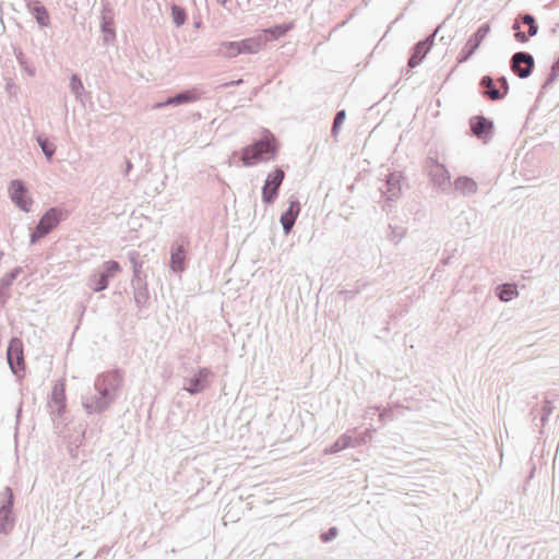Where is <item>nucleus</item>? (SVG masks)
Instances as JSON below:
<instances>
[{
    "label": "nucleus",
    "instance_id": "f257e3e1",
    "mask_svg": "<svg viewBox=\"0 0 559 559\" xmlns=\"http://www.w3.org/2000/svg\"><path fill=\"white\" fill-rule=\"evenodd\" d=\"M277 148L275 138L267 133L263 139L248 145L243 152L241 160L246 166H252L258 162L266 160L275 156Z\"/></svg>",
    "mask_w": 559,
    "mask_h": 559
},
{
    "label": "nucleus",
    "instance_id": "f03ea898",
    "mask_svg": "<svg viewBox=\"0 0 559 559\" xmlns=\"http://www.w3.org/2000/svg\"><path fill=\"white\" fill-rule=\"evenodd\" d=\"M426 169L433 187L441 192L450 190L452 186L451 175L443 164H440L436 158L429 157L426 160Z\"/></svg>",
    "mask_w": 559,
    "mask_h": 559
},
{
    "label": "nucleus",
    "instance_id": "7ed1b4c3",
    "mask_svg": "<svg viewBox=\"0 0 559 559\" xmlns=\"http://www.w3.org/2000/svg\"><path fill=\"white\" fill-rule=\"evenodd\" d=\"M514 38L519 43H526L538 32V25L535 17L530 13L520 14L513 25Z\"/></svg>",
    "mask_w": 559,
    "mask_h": 559
},
{
    "label": "nucleus",
    "instance_id": "20e7f679",
    "mask_svg": "<svg viewBox=\"0 0 559 559\" xmlns=\"http://www.w3.org/2000/svg\"><path fill=\"white\" fill-rule=\"evenodd\" d=\"M490 32L489 23H484L477 31L467 39L465 46L462 48L457 56V62H466L478 49L484 38Z\"/></svg>",
    "mask_w": 559,
    "mask_h": 559
},
{
    "label": "nucleus",
    "instance_id": "39448f33",
    "mask_svg": "<svg viewBox=\"0 0 559 559\" xmlns=\"http://www.w3.org/2000/svg\"><path fill=\"white\" fill-rule=\"evenodd\" d=\"M534 67V57L530 52L518 51L511 57L510 68L520 79L528 78L533 73Z\"/></svg>",
    "mask_w": 559,
    "mask_h": 559
},
{
    "label": "nucleus",
    "instance_id": "423d86ee",
    "mask_svg": "<svg viewBox=\"0 0 559 559\" xmlns=\"http://www.w3.org/2000/svg\"><path fill=\"white\" fill-rule=\"evenodd\" d=\"M61 211L57 209H50L39 221L35 231L32 235V242L47 235L52 228H55L61 218Z\"/></svg>",
    "mask_w": 559,
    "mask_h": 559
},
{
    "label": "nucleus",
    "instance_id": "0eeeda50",
    "mask_svg": "<svg viewBox=\"0 0 559 559\" xmlns=\"http://www.w3.org/2000/svg\"><path fill=\"white\" fill-rule=\"evenodd\" d=\"M403 179L401 171H392L385 176L384 185L380 188V191L386 197L388 201H394L401 197Z\"/></svg>",
    "mask_w": 559,
    "mask_h": 559
},
{
    "label": "nucleus",
    "instance_id": "6e6552de",
    "mask_svg": "<svg viewBox=\"0 0 559 559\" xmlns=\"http://www.w3.org/2000/svg\"><path fill=\"white\" fill-rule=\"evenodd\" d=\"M469 127L473 134L484 143L492 138L493 122L484 116L473 117L469 120Z\"/></svg>",
    "mask_w": 559,
    "mask_h": 559
},
{
    "label": "nucleus",
    "instance_id": "1a4fd4ad",
    "mask_svg": "<svg viewBox=\"0 0 559 559\" xmlns=\"http://www.w3.org/2000/svg\"><path fill=\"white\" fill-rule=\"evenodd\" d=\"M283 179L284 171L282 169H275L269 175L262 190V199L265 203H272L274 201Z\"/></svg>",
    "mask_w": 559,
    "mask_h": 559
},
{
    "label": "nucleus",
    "instance_id": "9d476101",
    "mask_svg": "<svg viewBox=\"0 0 559 559\" xmlns=\"http://www.w3.org/2000/svg\"><path fill=\"white\" fill-rule=\"evenodd\" d=\"M8 361L15 373L24 369L23 343L20 338H12L10 341Z\"/></svg>",
    "mask_w": 559,
    "mask_h": 559
},
{
    "label": "nucleus",
    "instance_id": "9b49d317",
    "mask_svg": "<svg viewBox=\"0 0 559 559\" xmlns=\"http://www.w3.org/2000/svg\"><path fill=\"white\" fill-rule=\"evenodd\" d=\"M267 38L262 34L238 40L241 55H255L264 49Z\"/></svg>",
    "mask_w": 559,
    "mask_h": 559
},
{
    "label": "nucleus",
    "instance_id": "f8f14e48",
    "mask_svg": "<svg viewBox=\"0 0 559 559\" xmlns=\"http://www.w3.org/2000/svg\"><path fill=\"white\" fill-rule=\"evenodd\" d=\"M10 195L12 201L23 211L27 212L29 210L32 201L26 197V190L21 181L14 180L11 182Z\"/></svg>",
    "mask_w": 559,
    "mask_h": 559
},
{
    "label": "nucleus",
    "instance_id": "ddd939ff",
    "mask_svg": "<svg viewBox=\"0 0 559 559\" xmlns=\"http://www.w3.org/2000/svg\"><path fill=\"white\" fill-rule=\"evenodd\" d=\"M479 86L481 94L492 102L501 100L506 97V93H501V90L496 86L490 75H484L479 81Z\"/></svg>",
    "mask_w": 559,
    "mask_h": 559
},
{
    "label": "nucleus",
    "instance_id": "4468645a",
    "mask_svg": "<svg viewBox=\"0 0 559 559\" xmlns=\"http://www.w3.org/2000/svg\"><path fill=\"white\" fill-rule=\"evenodd\" d=\"M300 212V204L296 200L289 201L288 209L282 214L281 223L285 234H289Z\"/></svg>",
    "mask_w": 559,
    "mask_h": 559
},
{
    "label": "nucleus",
    "instance_id": "2eb2a0df",
    "mask_svg": "<svg viewBox=\"0 0 559 559\" xmlns=\"http://www.w3.org/2000/svg\"><path fill=\"white\" fill-rule=\"evenodd\" d=\"M121 383V378L117 373H108L97 381V388L104 396H108L116 391Z\"/></svg>",
    "mask_w": 559,
    "mask_h": 559
},
{
    "label": "nucleus",
    "instance_id": "dca6fc26",
    "mask_svg": "<svg viewBox=\"0 0 559 559\" xmlns=\"http://www.w3.org/2000/svg\"><path fill=\"white\" fill-rule=\"evenodd\" d=\"M453 186L456 191L465 197L475 194L478 188L476 181L467 176L457 177Z\"/></svg>",
    "mask_w": 559,
    "mask_h": 559
},
{
    "label": "nucleus",
    "instance_id": "f3484780",
    "mask_svg": "<svg viewBox=\"0 0 559 559\" xmlns=\"http://www.w3.org/2000/svg\"><path fill=\"white\" fill-rule=\"evenodd\" d=\"M216 55L221 58L233 59L241 55L238 40L222 41L217 49Z\"/></svg>",
    "mask_w": 559,
    "mask_h": 559
},
{
    "label": "nucleus",
    "instance_id": "a211bd4d",
    "mask_svg": "<svg viewBox=\"0 0 559 559\" xmlns=\"http://www.w3.org/2000/svg\"><path fill=\"white\" fill-rule=\"evenodd\" d=\"M295 27L294 22L284 23L281 25H276L266 29H263L260 34L269 40H276L283 36H285L289 31Z\"/></svg>",
    "mask_w": 559,
    "mask_h": 559
},
{
    "label": "nucleus",
    "instance_id": "6ab92c4d",
    "mask_svg": "<svg viewBox=\"0 0 559 559\" xmlns=\"http://www.w3.org/2000/svg\"><path fill=\"white\" fill-rule=\"evenodd\" d=\"M209 374V370H200L197 377L189 381V384L186 386V390L191 394L202 391L206 386L205 382Z\"/></svg>",
    "mask_w": 559,
    "mask_h": 559
},
{
    "label": "nucleus",
    "instance_id": "aec40b11",
    "mask_svg": "<svg viewBox=\"0 0 559 559\" xmlns=\"http://www.w3.org/2000/svg\"><path fill=\"white\" fill-rule=\"evenodd\" d=\"M425 43L418 41L415 44V46L412 48V53L408 59L407 66L409 69H413L417 67L426 57V55L429 52V49L424 46Z\"/></svg>",
    "mask_w": 559,
    "mask_h": 559
},
{
    "label": "nucleus",
    "instance_id": "412c9836",
    "mask_svg": "<svg viewBox=\"0 0 559 559\" xmlns=\"http://www.w3.org/2000/svg\"><path fill=\"white\" fill-rule=\"evenodd\" d=\"M186 249L183 245H178L171 252L170 265L176 272L185 269Z\"/></svg>",
    "mask_w": 559,
    "mask_h": 559
},
{
    "label": "nucleus",
    "instance_id": "4be33fe9",
    "mask_svg": "<svg viewBox=\"0 0 559 559\" xmlns=\"http://www.w3.org/2000/svg\"><path fill=\"white\" fill-rule=\"evenodd\" d=\"M495 292L501 301H510L519 295L516 286L513 284H500L496 287Z\"/></svg>",
    "mask_w": 559,
    "mask_h": 559
},
{
    "label": "nucleus",
    "instance_id": "5701e85b",
    "mask_svg": "<svg viewBox=\"0 0 559 559\" xmlns=\"http://www.w3.org/2000/svg\"><path fill=\"white\" fill-rule=\"evenodd\" d=\"M32 13L40 26H47L49 24V13L39 2H35L32 5Z\"/></svg>",
    "mask_w": 559,
    "mask_h": 559
},
{
    "label": "nucleus",
    "instance_id": "b1692460",
    "mask_svg": "<svg viewBox=\"0 0 559 559\" xmlns=\"http://www.w3.org/2000/svg\"><path fill=\"white\" fill-rule=\"evenodd\" d=\"M388 229L386 238L394 243H399L406 235V228L403 226L389 225Z\"/></svg>",
    "mask_w": 559,
    "mask_h": 559
},
{
    "label": "nucleus",
    "instance_id": "393cba45",
    "mask_svg": "<svg viewBox=\"0 0 559 559\" xmlns=\"http://www.w3.org/2000/svg\"><path fill=\"white\" fill-rule=\"evenodd\" d=\"M52 401L57 405L58 409H62L64 407L66 394H64V384H56L52 390Z\"/></svg>",
    "mask_w": 559,
    "mask_h": 559
},
{
    "label": "nucleus",
    "instance_id": "a878e982",
    "mask_svg": "<svg viewBox=\"0 0 559 559\" xmlns=\"http://www.w3.org/2000/svg\"><path fill=\"white\" fill-rule=\"evenodd\" d=\"M121 271V266L116 261H107L103 265V274L107 280L116 276Z\"/></svg>",
    "mask_w": 559,
    "mask_h": 559
},
{
    "label": "nucleus",
    "instance_id": "bb28decb",
    "mask_svg": "<svg viewBox=\"0 0 559 559\" xmlns=\"http://www.w3.org/2000/svg\"><path fill=\"white\" fill-rule=\"evenodd\" d=\"M11 508L9 506H3L0 509V532H7L10 523H11Z\"/></svg>",
    "mask_w": 559,
    "mask_h": 559
},
{
    "label": "nucleus",
    "instance_id": "cd10ccee",
    "mask_svg": "<svg viewBox=\"0 0 559 559\" xmlns=\"http://www.w3.org/2000/svg\"><path fill=\"white\" fill-rule=\"evenodd\" d=\"M345 121H346V112H345V110H341L340 112H337V115L334 119V122H333V127H332V135L335 139L338 138L341 129L344 126Z\"/></svg>",
    "mask_w": 559,
    "mask_h": 559
},
{
    "label": "nucleus",
    "instance_id": "c85d7f7f",
    "mask_svg": "<svg viewBox=\"0 0 559 559\" xmlns=\"http://www.w3.org/2000/svg\"><path fill=\"white\" fill-rule=\"evenodd\" d=\"M195 99H197V97L191 92H187V93L179 94L176 97L168 98L167 102L165 103V105H171V104L177 105V104H181V103L193 102Z\"/></svg>",
    "mask_w": 559,
    "mask_h": 559
},
{
    "label": "nucleus",
    "instance_id": "c756f323",
    "mask_svg": "<svg viewBox=\"0 0 559 559\" xmlns=\"http://www.w3.org/2000/svg\"><path fill=\"white\" fill-rule=\"evenodd\" d=\"M171 14H173V19H174V22L176 23V25H182L186 21V13L185 11L177 7V5H174L171 8Z\"/></svg>",
    "mask_w": 559,
    "mask_h": 559
},
{
    "label": "nucleus",
    "instance_id": "7c9ffc66",
    "mask_svg": "<svg viewBox=\"0 0 559 559\" xmlns=\"http://www.w3.org/2000/svg\"><path fill=\"white\" fill-rule=\"evenodd\" d=\"M441 27H442V25H439L429 36H427L424 40H419V41L425 43L424 46L430 50L432 47L435 37L437 36V34L439 33Z\"/></svg>",
    "mask_w": 559,
    "mask_h": 559
},
{
    "label": "nucleus",
    "instance_id": "2f4dec72",
    "mask_svg": "<svg viewBox=\"0 0 559 559\" xmlns=\"http://www.w3.org/2000/svg\"><path fill=\"white\" fill-rule=\"evenodd\" d=\"M39 144L41 146L43 152L45 155L50 158L55 153V147L52 144L48 143L47 141L39 140Z\"/></svg>",
    "mask_w": 559,
    "mask_h": 559
},
{
    "label": "nucleus",
    "instance_id": "473e14b6",
    "mask_svg": "<svg viewBox=\"0 0 559 559\" xmlns=\"http://www.w3.org/2000/svg\"><path fill=\"white\" fill-rule=\"evenodd\" d=\"M108 286V280L100 274L99 277L95 282L94 290L95 292H102Z\"/></svg>",
    "mask_w": 559,
    "mask_h": 559
},
{
    "label": "nucleus",
    "instance_id": "72a5a7b5",
    "mask_svg": "<svg viewBox=\"0 0 559 559\" xmlns=\"http://www.w3.org/2000/svg\"><path fill=\"white\" fill-rule=\"evenodd\" d=\"M558 76H559V72L550 69V72H549V74H548L547 79L545 80V82H544L542 87L544 90L547 88L550 84H552L557 80Z\"/></svg>",
    "mask_w": 559,
    "mask_h": 559
},
{
    "label": "nucleus",
    "instance_id": "f704fd0d",
    "mask_svg": "<svg viewBox=\"0 0 559 559\" xmlns=\"http://www.w3.org/2000/svg\"><path fill=\"white\" fill-rule=\"evenodd\" d=\"M558 76H559V72L550 69V72H549V74H548L547 79L545 80V82H544L542 87L544 90L547 88L550 84H552L557 80Z\"/></svg>",
    "mask_w": 559,
    "mask_h": 559
},
{
    "label": "nucleus",
    "instance_id": "c9c22d12",
    "mask_svg": "<svg viewBox=\"0 0 559 559\" xmlns=\"http://www.w3.org/2000/svg\"><path fill=\"white\" fill-rule=\"evenodd\" d=\"M498 83L500 84V88L501 90V93H506V95L508 94L509 92V84H508V80L506 76H500L498 79Z\"/></svg>",
    "mask_w": 559,
    "mask_h": 559
},
{
    "label": "nucleus",
    "instance_id": "e433bc0d",
    "mask_svg": "<svg viewBox=\"0 0 559 559\" xmlns=\"http://www.w3.org/2000/svg\"><path fill=\"white\" fill-rule=\"evenodd\" d=\"M103 29L107 34L106 39H108V38L112 39L115 37V32L109 24H105Z\"/></svg>",
    "mask_w": 559,
    "mask_h": 559
},
{
    "label": "nucleus",
    "instance_id": "4c0bfd02",
    "mask_svg": "<svg viewBox=\"0 0 559 559\" xmlns=\"http://www.w3.org/2000/svg\"><path fill=\"white\" fill-rule=\"evenodd\" d=\"M543 412H544V414H543L542 419H543V420H546V417L551 413L550 402H548V401H547V402L545 403V405H544V407H543Z\"/></svg>",
    "mask_w": 559,
    "mask_h": 559
},
{
    "label": "nucleus",
    "instance_id": "58836bf2",
    "mask_svg": "<svg viewBox=\"0 0 559 559\" xmlns=\"http://www.w3.org/2000/svg\"><path fill=\"white\" fill-rule=\"evenodd\" d=\"M552 70L559 72V57L557 58V60L552 63L551 68Z\"/></svg>",
    "mask_w": 559,
    "mask_h": 559
},
{
    "label": "nucleus",
    "instance_id": "ea45409f",
    "mask_svg": "<svg viewBox=\"0 0 559 559\" xmlns=\"http://www.w3.org/2000/svg\"><path fill=\"white\" fill-rule=\"evenodd\" d=\"M336 531L335 528L330 530L329 535L324 536V540H329L330 536H335Z\"/></svg>",
    "mask_w": 559,
    "mask_h": 559
},
{
    "label": "nucleus",
    "instance_id": "a19ab883",
    "mask_svg": "<svg viewBox=\"0 0 559 559\" xmlns=\"http://www.w3.org/2000/svg\"><path fill=\"white\" fill-rule=\"evenodd\" d=\"M449 262H450V258H447L443 260V264H449Z\"/></svg>",
    "mask_w": 559,
    "mask_h": 559
},
{
    "label": "nucleus",
    "instance_id": "79ce46f5",
    "mask_svg": "<svg viewBox=\"0 0 559 559\" xmlns=\"http://www.w3.org/2000/svg\"><path fill=\"white\" fill-rule=\"evenodd\" d=\"M221 2L224 4L226 2V0H221Z\"/></svg>",
    "mask_w": 559,
    "mask_h": 559
}]
</instances>
